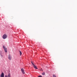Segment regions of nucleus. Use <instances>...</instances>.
I'll use <instances>...</instances> for the list:
<instances>
[{
    "instance_id": "20e7f679",
    "label": "nucleus",
    "mask_w": 77,
    "mask_h": 77,
    "mask_svg": "<svg viewBox=\"0 0 77 77\" xmlns=\"http://www.w3.org/2000/svg\"><path fill=\"white\" fill-rule=\"evenodd\" d=\"M3 48L5 49V52L7 53V49L6 48H5V46H3Z\"/></svg>"
},
{
    "instance_id": "1a4fd4ad",
    "label": "nucleus",
    "mask_w": 77,
    "mask_h": 77,
    "mask_svg": "<svg viewBox=\"0 0 77 77\" xmlns=\"http://www.w3.org/2000/svg\"><path fill=\"white\" fill-rule=\"evenodd\" d=\"M53 77H57L56 75H53Z\"/></svg>"
},
{
    "instance_id": "f03ea898",
    "label": "nucleus",
    "mask_w": 77,
    "mask_h": 77,
    "mask_svg": "<svg viewBox=\"0 0 77 77\" xmlns=\"http://www.w3.org/2000/svg\"><path fill=\"white\" fill-rule=\"evenodd\" d=\"M7 38V35L6 34H4L3 36V38L4 39H5Z\"/></svg>"
},
{
    "instance_id": "0eeeda50",
    "label": "nucleus",
    "mask_w": 77,
    "mask_h": 77,
    "mask_svg": "<svg viewBox=\"0 0 77 77\" xmlns=\"http://www.w3.org/2000/svg\"><path fill=\"white\" fill-rule=\"evenodd\" d=\"M0 77H4V74L3 72L2 73V74L1 75Z\"/></svg>"
},
{
    "instance_id": "7ed1b4c3",
    "label": "nucleus",
    "mask_w": 77,
    "mask_h": 77,
    "mask_svg": "<svg viewBox=\"0 0 77 77\" xmlns=\"http://www.w3.org/2000/svg\"><path fill=\"white\" fill-rule=\"evenodd\" d=\"M5 77H11V75L10 73H9L8 74V76L7 75H5Z\"/></svg>"
},
{
    "instance_id": "39448f33",
    "label": "nucleus",
    "mask_w": 77,
    "mask_h": 77,
    "mask_svg": "<svg viewBox=\"0 0 77 77\" xmlns=\"http://www.w3.org/2000/svg\"><path fill=\"white\" fill-rule=\"evenodd\" d=\"M12 58V57L10 54H9L8 56V59L10 60H11Z\"/></svg>"
},
{
    "instance_id": "f257e3e1",
    "label": "nucleus",
    "mask_w": 77,
    "mask_h": 77,
    "mask_svg": "<svg viewBox=\"0 0 77 77\" xmlns=\"http://www.w3.org/2000/svg\"><path fill=\"white\" fill-rule=\"evenodd\" d=\"M31 64H32V66H33V67H34V68H35L36 69H38V68L34 64L33 62L31 61Z\"/></svg>"
},
{
    "instance_id": "423d86ee",
    "label": "nucleus",
    "mask_w": 77,
    "mask_h": 77,
    "mask_svg": "<svg viewBox=\"0 0 77 77\" xmlns=\"http://www.w3.org/2000/svg\"><path fill=\"white\" fill-rule=\"evenodd\" d=\"M21 71H22V73L24 74H25V72L23 68H22V69H21Z\"/></svg>"
},
{
    "instance_id": "6e6552de",
    "label": "nucleus",
    "mask_w": 77,
    "mask_h": 77,
    "mask_svg": "<svg viewBox=\"0 0 77 77\" xmlns=\"http://www.w3.org/2000/svg\"><path fill=\"white\" fill-rule=\"evenodd\" d=\"M19 54H20V56H21L22 54V53L20 51H19Z\"/></svg>"
},
{
    "instance_id": "9b49d317",
    "label": "nucleus",
    "mask_w": 77,
    "mask_h": 77,
    "mask_svg": "<svg viewBox=\"0 0 77 77\" xmlns=\"http://www.w3.org/2000/svg\"><path fill=\"white\" fill-rule=\"evenodd\" d=\"M38 77H42V76L40 75V76H38Z\"/></svg>"
},
{
    "instance_id": "9d476101",
    "label": "nucleus",
    "mask_w": 77,
    "mask_h": 77,
    "mask_svg": "<svg viewBox=\"0 0 77 77\" xmlns=\"http://www.w3.org/2000/svg\"><path fill=\"white\" fill-rule=\"evenodd\" d=\"M42 75H45V72H43V73H42Z\"/></svg>"
}]
</instances>
